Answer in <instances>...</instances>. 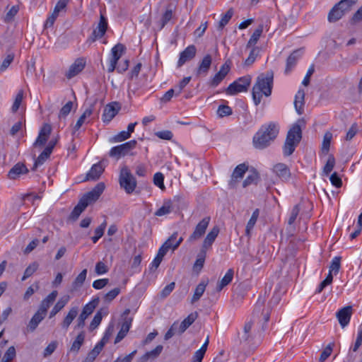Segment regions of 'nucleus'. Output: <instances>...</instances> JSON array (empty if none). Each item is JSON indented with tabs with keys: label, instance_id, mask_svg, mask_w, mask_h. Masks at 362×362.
Instances as JSON below:
<instances>
[{
	"label": "nucleus",
	"instance_id": "nucleus-1",
	"mask_svg": "<svg viewBox=\"0 0 362 362\" xmlns=\"http://www.w3.org/2000/svg\"><path fill=\"white\" fill-rule=\"evenodd\" d=\"M269 309L264 308V300L258 299L252 313V319L245 324L243 331L240 337V341L250 343L257 335L260 337V332L257 329V327H261V331H264V325L269 321Z\"/></svg>",
	"mask_w": 362,
	"mask_h": 362
},
{
	"label": "nucleus",
	"instance_id": "nucleus-2",
	"mask_svg": "<svg viewBox=\"0 0 362 362\" xmlns=\"http://www.w3.org/2000/svg\"><path fill=\"white\" fill-rule=\"evenodd\" d=\"M274 72L272 70L259 74L255 86L252 88V99L255 105H258L262 97V94L268 97L272 94L273 86Z\"/></svg>",
	"mask_w": 362,
	"mask_h": 362
},
{
	"label": "nucleus",
	"instance_id": "nucleus-3",
	"mask_svg": "<svg viewBox=\"0 0 362 362\" xmlns=\"http://www.w3.org/2000/svg\"><path fill=\"white\" fill-rule=\"evenodd\" d=\"M279 134L278 126L273 122L263 125L253 137V144L256 148L263 149L270 145Z\"/></svg>",
	"mask_w": 362,
	"mask_h": 362
},
{
	"label": "nucleus",
	"instance_id": "nucleus-4",
	"mask_svg": "<svg viewBox=\"0 0 362 362\" xmlns=\"http://www.w3.org/2000/svg\"><path fill=\"white\" fill-rule=\"evenodd\" d=\"M305 125V121L303 119H299L288 132L283 148L285 156H289L294 152L302 139V127Z\"/></svg>",
	"mask_w": 362,
	"mask_h": 362
},
{
	"label": "nucleus",
	"instance_id": "nucleus-5",
	"mask_svg": "<svg viewBox=\"0 0 362 362\" xmlns=\"http://www.w3.org/2000/svg\"><path fill=\"white\" fill-rule=\"evenodd\" d=\"M356 2L357 0H341L336 4L328 13L329 22L334 23L341 19Z\"/></svg>",
	"mask_w": 362,
	"mask_h": 362
},
{
	"label": "nucleus",
	"instance_id": "nucleus-6",
	"mask_svg": "<svg viewBox=\"0 0 362 362\" xmlns=\"http://www.w3.org/2000/svg\"><path fill=\"white\" fill-rule=\"evenodd\" d=\"M119 182L121 188L124 189L127 194H132L137 185L136 178L127 166H124L121 168Z\"/></svg>",
	"mask_w": 362,
	"mask_h": 362
},
{
	"label": "nucleus",
	"instance_id": "nucleus-7",
	"mask_svg": "<svg viewBox=\"0 0 362 362\" xmlns=\"http://www.w3.org/2000/svg\"><path fill=\"white\" fill-rule=\"evenodd\" d=\"M251 83L250 76L239 78L233 83H230L226 89V93L228 95H235L240 92L247 91Z\"/></svg>",
	"mask_w": 362,
	"mask_h": 362
},
{
	"label": "nucleus",
	"instance_id": "nucleus-8",
	"mask_svg": "<svg viewBox=\"0 0 362 362\" xmlns=\"http://www.w3.org/2000/svg\"><path fill=\"white\" fill-rule=\"evenodd\" d=\"M136 140H131L121 145L114 146L110 149L109 156L118 160L122 156L127 155L131 150L136 147Z\"/></svg>",
	"mask_w": 362,
	"mask_h": 362
},
{
	"label": "nucleus",
	"instance_id": "nucleus-9",
	"mask_svg": "<svg viewBox=\"0 0 362 362\" xmlns=\"http://www.w3.org/2000/svg\"><path fill=\"white\" fill-rule=\"evenodd\" d=\"M105 184L103 182L98 183L95 187L90 192L86 193L80 199L83 204L87 203V206L92 203L96 202L105 189Z\"/></svg>",
	"mask_w": 362,
	"mask_h": 362
},
{
	"label": "nucleus",
	"instance_id": "nucleus-10",
	"mask_svg": "<svg viewBox=\"0 0 362 362\" xmlns=\"http://www.w3.org/2000/svg\"><path fill=\"white\" fill-rule=\"evenodd\" d=\"M107 19L105 17L103 14L100 13V21L97 23L96 27L93 29L91 35L88 38V40L91 42H95V40L102 38L105 35L107 30Z\"/></svg>",
	"mask_w": 362,
	"mask_h": 362
},
{
	"label": "nucleus",
	"instance_id": "nucleus-11",
	"mask_svg": "<svg viewBox=\"0 0 362 362\" xmlns=\"http://www.w3.org/2000/svg\"><path fill=\"white\" fill-rule=\"evenodd\" d=\"M210 222V217H204L196 226L193 233L189 235L187 242L194 243L199 240L205 233Z\"/></svg>",
	"mask_w": 362,
	"mask_h": 362
},
{
	"label": "nucleus",
	"instance_id": "nucleus-12",
	"mask_svg": "<svg viewBox=\"0 0 362 362\" xmlns=\"http://www.w3.org/2000/svg\"><path fill=\"white\" fill-rule=\"evenodd\" d=\"M99 303V298H93L87 303L83 308V310L77 320V327L82 328L85 325V321L88 317L94 311Z\"/></svg>",
	"mask_w": 362,
	"mask_h": 362
},
{
	"label": "nucleus",
	"instance_id": "nucleus-13",
	"mask_svg": "<svg viewBox=\"0 0 362 362\" xmlns=\"http://www.w3.org/2000/svg\"><path fill=\"white\" fill-rule=\"evenodd\" d=\"M119 109V104L117 102L107 105L103 111V121L107 123L110 122L117 114Z\"/></svg>",
	"mask_w": 362,
	"mask_h": 362
},
{
	"label": "nucleus",
	"instance_id": "nucleus-14",
	"mask_svg": "<svg viewBox=\"0 0 362 362\" xmlns=\"http://www.w3.org/2000/svg\"><path fill=\"white\" fill-rule=\"evenodd\" d=\"M197 53V48L194 45H189L186 47L180 54V58L177 62V67H181L187 62L194 59Z\"/></svg>",
	"mask_w": 362,
	"mask_h": 362
},
{
	"label": "nucleus",
	"instance_id": "nucleus-15",
	"mask_svg": "<svg viewBox=\"0 0 362 362\" xmlns=\"http://www.w3.org/2000/svg\"><path fill=\"white\" fill-rule=\"evenodd\" d=\"M86 61L83 58L77 59L74 64H72L69 70L66 71L65 76L67 78L71 79L78 75L84 69Z\"/></svg>",
	"mask_w": 362,
	"mask_h": 362
},
{
	"label": "nucleus",
	"instance_id": "nucleus-16",
	"mask_svg": "<svg viewBox=\"0 0 362 362\" xmlns=\"http://www.w3.org/2000/svg\"><path fill=\"white\" fill-rule=\"evenodd\" d=\"M58 295L57 291H52L45 298H44L40 305V307L37 312H40V313L47 315V310L51 306V305L53 304L54 300H56V298Z\"/></svg>",
	"mask_w": 362,
	"mask_h": 362
},
{
	"label": "nucleus",
	"instance_id": "nucleus-17",
	"mask_svg": "<svg viewBox=\"0 0 362 362\" xmlns=\"http://www.w3.org/2000/svg\"><path fill=\"white\" fill-rule=\"evenodd\" d=\"M247 169L248 166L245 163H241L235 167L233 172L231 180L229 182V186L231 188L235 187L238 179H241L243 177Z\"/></svg>",
	"mask_w": 362,
	"mask_h": 362
},
{
	"label": "nucleus",
	"instance_id": "nucleus-18",
	"mask_svg": "<svg viewBox=\"0 0 362 362\" xmlns=\"http://www.w3.org/2000/svg\"><path fill=\"white\" fill-rule=\"evenodd\" d=\"M52 128L48 124H45L41 128L39 135L34 143V146H43L51 134Z\"/></svg>",
	"mask_w": 362,
	"mask_h": 362
},
{
	"label": "nucleus",
	"instance_id": "nucleus-19",
	"mask_svg": "<svg viewBox=\"0 0 362 362\" xmlns=\"http://www.w3.org/2000/svg\"><path fill=\"white\" fill-rule=\"evenodd\" d=\"M351 306H346L341 308L337 313V317L340 325L343 328L349 324L351 316Z\"/></svg>",
	"mask_w": 362,
	"mask_h": 362
},
{
	"label": "nucleus",
	"instance_id": "nucleus-20",
	"mask_svg": "<svg viewBox=\"0 0 362 362\" xmlns=\"http://www.w3.org/2000/svg\"><path fill=\"white\" fill-rule=\"evenodd\" d=\"M212 63V57L211 54H206L200 62L197 69V76H206Z\"/></svg>",
	"mask_w": 362,
	"mask_h": 362
},
{
	"label": "nucleus",
	"instance_id": "nucleus-21",
	"mask_svg": "<svg viewBox=\"0 0 362 362\" xmlns=\"http://www.w3.org/2000/svg\"><path fill=\"white\" fill-rule=\"evenodd\" d=\"M274 173L281 180H287L291 177V172L287 165L284 163H279L276 164L273 168Z\"/></svg>",
	"mask_w": 362,
	"mask_h": 362
},
{
	"label": "nucleus",
	"instance_id": "nucleus-22",
	"mask_svg": "<svg viewBox=\"0 0 362 362\" xmlns=\"http://www.w3.org/2000/svg\"><path fill=\"white\" fill-rule=\"evenodd\" d=\"M301 50L296 49L293 51L288 57L286 60V66L285 69V74H288L293 68L296 66L297 61L300 57Z\"/></svg>",
	"mask_w": 362,
	"mask_h": 362
},
{
	"label": "nucleus",
	"instance_id": "nucleus-23",
	"mask_svg": "<svg viewBox=\"0 0 362 362\" xmlns=\"http://www.w3.org/2000/svg\"><path fill=\"white\" fill-rule=\"evenodd\" d=\"M103 171L104 168L100 163L94 164L89 170V172L86 174L84 180H96L100 177Z\"/></svg>",
	"mask_w": 362,
	"mask_h": 362
},
{
	"label": "nucleus",
	"instance_id": "nucleus-24",
	"mask_svg": "<svg viewBox=\"0 0 362 362\" xmlns=\"http://www.w3.org/2000/svg\"><path fill=\"white\" fill-rule=\"evenodd\" d=\"M198 317L197 312L190 313L184 320L180 324L177 332L182 334L185 330L197 320Z\"/></svg>",
	"mask_w": 362,
	"mask_h": 362
},
{
	"label": "nucleus",
	"instance_id": "nucleus-25",
	"mask_svg": "<svg viewBox=\"0 0 362 362\" xmlns=\"http://www.w3.org/2000/svg\"><path fill=\"white\" fill-rule=\"evenodd\" d=\"M78 313V308L76 306L72 307L69 310V313H67L66 317L64 318V320L61 324V326L64 329H65V330L68 329L69 327L70 326V325L71 324L73 320L76 317Z\"/></svg>",
	"mask_w": 362,
	"mask_h": 362
},
{
	"label": "nucleus",
	"instance_id": "nucleus-26",
	"mask_svg": "<svg viewBox=\"0 0 362 362\" xmlns=\"http://www.w3.org/2000/svg\"><path fill=\"white\" fill-rule=\"evenodd\" d=\"M45 317V315L37 311L29 321L27 325V330L30 332H34Z\"/></svg>",
	"mask_w": 362,
	"mask_h": 362
},
{
	"label": "nucleus",
	"instance_id": "nucleus-27",
	"mask_svg": "<svg viewBox=\"0 0 362 362\" xmlns=\"http://www.w3.org/2000/svg\"><path fill=\"white\" fill-rule=\"evenodd\" d=\"M219 233V228L214 226L204 238L202 245L204 248H210Z\"/></svg>",
	"mask_w": 362,
	"mask_h": 362
},
{
	"label": "nucleus",
	"instance_id": "nucleus-28",
	"mask_svg": "<svg viewBox=\"0 0 362 362\" xmlns=\"http://www.w3.org/2000/svg\"><path fill=\"white\" fill-rule=\"evenodd\" d=\"M69 296H64L60 299H59V300L57 302V303L54 305V306L49 313V318H52L60 310H62L64 308V306L69 303Z\"/></svg>",
	"mask_w": 362,
	"mask_h": 362
},
{
	"label": "nucleus",
	"instance_id": "nucleus-29",
	"mask_svg": "<svg viewBox=\"0 0 362 362\" xmlns=\"http://www.w3.org/2000/svg\"><path fill=\"white\" fill-rule=\"evenodd\" d=\"M305 92L303 89H300L296 96L294 100V106L298 115H302L303 112Z\"/></svg>",
	"mask_w": 362,
	"mask_h": 362
},
{
	"label": "nucleus",
	"instance_id": "nucleus-30",
	"mask_svg": "<svg viewBox=\"0 0 362 362\" xmlns=\"http://www.w3.org/2000/svg\"><path fill=\"white\" fill-rule=\"evenodd\" d=\"M209 343V337L207 336L206 341L202 344L201 348L199 350H197V351H195V353L194 354L192 358V362H202V359H203V358L206 354V351L207 350Z\"/></svg>",
	"mask_w": 362,
	"mask_h": 362
},
{
	"label": "nucleus",
	"instance_id": "nucleus-31",
	"mask_svg": "<svg viewBox=\"0 0 362 362\" xmlns=\"http://www.w3.org/2000/svg\"><path fill=\"white\" fill-rule=\"evenodd\" d=\"M86 275L87 269H84L81 272V273L76 276V278L73 281L71 288V292L77 291L83 286L84 281H86Z\"/></svg>",
	"mask_w": 362,
	"mask_h": 362
},
{
	"label": "nucleus",
	"instance_id": "nucleus-32",
	"mask_svg": "<svg viewBox=\"0 0 362 362\" xmlns=\"http://www.w3.org/2000/svg\"><path fill=\"white\" fill-rule=\"evenodd\" d=\"M27 172L28 169L26 166L23 163H18L10 170L8 177L10 179H16L20 175L26 173Z\"/></svg>",
	"mask_w": 362,
	"mask_h": 362
},
{
	"label": "nucleus",
	"instance_id": "nucleus-33",
	"mask_svg": "<svg viewBox=\"0 0 362 362\" xmlns=\"http://www.w3.org/2000/svg\"><path fill=\"white\" fill-rule=\"evenodd\" d=\"M234 275L233 269H229L221 280L218 283L216 290L221 291L225 286L228 285L233 280Z\"/></svg>",
	"mask_w": 362,
	"mask_h": 362
},
{
	"label": "nucleus",
	"instance_id": "nucleus-34",
	"mask_svg": "<svg viewBox=\"0 0 362 362\" xmlns=\"http://www.w3.org/2000/svg\"><path fill=\"white\" fill-rule=\"evenodd\" d=\"M173 209V202L170 199L165 200L163 206L156 212L155 216H162L170 214Z\"/></svg>",
	"mask_w": 362,
	"mask_h": 362
},
{
	"label": "nucleus",
	"instance_id": "nucleus-35",
	"mask_svg": "<svg viewBox=\"0 0 362 362\" xmlns=\"http://www.w3.org/2000/svg\"><path fill=\"white\" fill-rule=\"evenodd\" d=\"M125 51V46L121 43L117 44L114 46L111 49V58L110 60L114 61V62H117L118 60L121 58L122 54Z\"/></svg>",
	"mask_w": 362,
	"mask_h": 362
},
{
	"label": "nucleus",
	"instance_id": "nucleus-36",
	"mask_svg": "<svg viewBox=\"0 0 362 362\" xmlns=\"http://www.w3.org/2000/svg\"><path fill=\"white\" fill-rule=\"evenodd\" d=\"M85 340V334L83 332L79 333L76 337L75 340L73 341L71 348L69 349L70 352L77 354L80 350L81 346L83 345Z\"/></svg>",
	"mask_w": 362,
	"mask_h": 362
},
{
	"label": "nucleus",
	"instance_id": "nucleus-37",
	"mask_svg": "<svg viewBox=\"0 0 362 362\" xmlns=\"http://www.w3.org/2000/svg\"><path fill=\"white\" fill-rule=\"evenodd\" d=\"M163 346L158 345L154 349L151 351L146 352L141 357V362H146L149 359H154L157 358L163 351Z\"/></svg>",
	"mask_w": 362,
	"mask_h": 362
},
{
	"label": "nucleus",
	"instance_id": "nucleus-38",
	"mask_svg": "<svg viewBox=\"0 0 362 362\" xmlns=\"http://www.w3.org/2000/svg\"><path fill=\"white\" fill-rule=\"evenodd\" d=\"M264 30V26L262 24L259 25L257 28L253 32L252 35H251L247 44V47H252L255 45L257 41L259 40L262 32Z\"/></svg>",
	"mask_w": 362,
	"mask_h": 362
},
{
	"label": "nucleus",
	"instance_id": "nucleus-39",
	"mask_svg": "<svg viewBox=\"0 0 362 362\" xmlns=\"http://www.w3.org/2000/svg\"><path fill=\"white\" fill-rule=\"evenodd\" d=\"M259 215V210L258 209H256L250 217V220L248 221L246 228H245V233L246 235L250 236V231L252 230L253 227L255 226L257 220Z\"/></svg>",
	"mask_w": 362,
	"mask_h": 362
},
{
	"label": "nucleus",
	"instance_id": "nucleus-40",
	"mask_svg": "<svg viewBox=\"0 0 362 362\" xmlns=\"http://www.w3.org/2000/svg\"><path fill=\"white\" fill-rule=\"evenodd\" d=\"M107 312L105 310L100 309L95 315L93 319L90 324V329L93 330L100 324L103 316L107 315Z\"/></svg>",
	"mask_w": 362,
	"mask_h": 362
},
{
	"label": "nucleus",
	"instance_id": "nucleus-41",
	"mask_svg": "<svg viewBox=\"0 0 362 362\" xmlns=\"http://www.w3.org/2000/svg\"><path fill=\"white\" fill-rule=\"evenodd\" d=\"M206 284H205L204 282H200L196 287L195 290H194V295L192 298V300H191V303H194L195 302L198 301L200 298L202 297V296L203 295V293H204L205 291V289H206Z\"/></svg>",
	"mask_w": 362,
	"mask_h": 362
},
{
	"label": "nucleus",
	"instance_id": "nucleus-42",
	"mask_svg": "<svg viewBox=\"0 0 362 362\" xmlns=\"http://www.w3.org/2000/svg\"><path fill=\"white\" fill-rule=\"evenodd\" d=\"M87 207V203L83 204L80 200L78 203V204L74 207V210L71 213L70 218L75 221L76 220L81 214L86 209Z\"/></svg>",
	"mask_w": 362,
	"mask_h": 362
},
{
	"label": "nucleus",
	"instance_id": "nucleus-43",
	"mask_svg": "<svg viewBox=\"0 0 362 362\" xmlns=\"http://www.w3.org/2000/svg\"><path fill=\"white\" fill-rule=\"evenodd\" d=\"M173 16V9L169 6L167 8L160 19V29H163L164 28V26L172 19Z\"/></svg>",
	"mask_w": 362,
	"mask_h": 362
},
{
	"label": "nucleus",
	"instance_id": "nucleus-44",
	"mask_svg": "<svg viewBox=\"0 0 362 362\" xmlns=\"http://www.w3.org/2000/svg\"><path fill=\"white\" fill-rule=\"evenodd\" d=\"M38 267H39V264L36 262H34L32 264H30L25 269V270L24 272V274L22 277L21 280L23 281L25 279H27L28 277L31 276L34 274V272L37 271V269H38Z\"/></svg>",
	"mask_w": 362,
	"mask_h": 362
},
{
	"label": "nucleus",
	"instance_id": "nucleus-45",
	"mask_svg": "<svg viewBox=\"0 0 362 362\" xmlns=\"http://www.w3.org/2000/svg\"><path fill=\"white\" fill-rule=\"evenodd\" d=\"M233 15V8H230L227 11V12L222 16L221 19L219 21L218 29L222 30L224 26L229 22L230 18Z\"/></svg>",
	"mask_w": 362,
	"mask_h": 362
},
{
	"label": "nucleus",
	"instance_id": "nucleus-46",
	"mask_svg": "<svg viewBox=\"0 0 362 362\" xmlns=\"http://www.w3.org/2000/svg\"><path fill=\"white\" fill-rule=\"evenodd\" d=\"M107 226V222L105 221L95 230V235L92 237V240L96 243L98 240L103 235L104 231Z\"/></svg>",
	"mask_w": 362,
	"mask_h": 362
},
{
	"label": "nucleus",
	"instance_id": "nucleus-47",
	"mask_svg": "<svg viewBox=\"0 0 362 362\" xmlns=\"http://www.w3.org/2000/svg\"><path fill=\"white\" fill-rule=\"evenodd\" d=\"M259 50L257 47H252V49L250 50L248 57L245 61V65L247 66L252 65L255 62L257 55L259 54Z\"/></svg>",
	"mask_w": 362,
	"mask_h": 362
},
{
	"label": "nucleus",
	"instance_id": "nucleus-48",
	"mask_svg": "<svg viewBox=\"0 0 362 362\" xmlns=\"http://www.w3.org/2000/svg\"><path fill=\"white\" fill-rule=\"evenodd\" d=\"M340 267L341 257H334L331 262L329 274H332V272H334V274H337L339 272Z\"/></svg>",
	"mask_w": 362,
	"mask_h": 362
},
{
	"label": "nucleus",
	"instance_id": "nucleus-49",
	"mask_svg": "<svg viewBox=\"0 0 362 362\" xmlns=\"http://www.w3.org/2000/svg\"><path fill=\"white\" fill-rule=\"evenodd\" d=\"M259 178V174L256 170H253L251 172L250 175H247L246 179L243 182V187H246L248 185L256 182V181Z\"/></svg>",
	"mask_w": 362,
	"mask_h": 362
},
{
	"label": "nucleus",
	"instance_id": "nucleus-50",
	"mask_svg": "<svg viewBox=\"0 0 362 362\" xmlns=\"http://www.w3.org/2000/svg\"><path fill=\"white\" fill-rule=\"evenodd\" d=\"M23 90H20L18 93H17L14 103L12 105L11 110L13 112H16L18 108L20 107V105L22 103V100L23 99Z\"/></svg>",
	"mask_w": 362,
	"mask_h": 362
},
{
	"label": "nucleus",
	"instance_id": "nucleus-51",
	"mask_svg": "<svg viewBox=\"0 0 362 362\" xmlns=\"http://www.w3.org/2000/svg\"><path fill=\"white\" fill-rule=\"evenodd\" d=\"M131 136L127 131H122L110 139L111 142L119 143L130 138Z\"/></svg>",
	"mask_w": 362,
	"mask_h": 362
},
{
	"label": "nucleus",
	"instance_id": "nucleus-52",
	"mask_svg": "<svg viewBox=\"0 0 362 362\" xmlns=\"http://www.w3.org/2000/svg\"><path fill=\"white\" fill-rule=\"evenodd\" d=\"M335 165V159L333 156H329L328 160L324 166L323 173L325 175H329L333 170Z\"/></svg>",
	"mask_w": 362,
	"mask_h": 362
},
{
	"label": "nucleus",
	"instance_id": "nucleus-53",
	"mask_svg": "<svg viewBox=\"0 0 362 362\" xmlns=\"http://www.w3.org/2000/svg\"><path fill=\"white\" fill-rule=\"evenodd\" d=\"M120 293V288H115L112 290L107 292L104 296V300L105 302L110 303L112 300H114Z\"/></svg>",
	"mask_w": 362,
	"mask_h": 362
},
{
	"label": "nucleus",
	"instance_id": "nucleus-54",
	"mask_svg": "<svg viewBox=\"0 0 362 362\" xmlns=\"http://www.w3.org/2000/svg\"><path fill=\"white\" fill-rule=\"evenodd\" d=\"M334 343L329 344L320 354V361L324 362L332 354Z\"/></svg>",
	"mask_w": 362,
	"mask_h": 362
},
{
	"label": "nucleus",
	"instance_id": "nucleus-55",
	"mask_svg": "<svg viewBox=\"0 0 362 362\" xmlns=\"http://www.w3.org/2000/svg\"><path fill=\"white\" fill-rule=\"evenodd\" d=\"M332 139V134L330 133H326L323 138L322 151V152L327 153L329 150L330 143Z\"/></svg>",
	"mask_w": 362,
	"mask_h": 362
},
{
	"label": "nucleus",
	"instance_id": "nucleus-56",
	"mask_svg": "<svg viewBox=\"0 0 362 362\" xmlns=\"http://www.w3.org/2000/svg\"><path fill=\"white\" fill-rule=\"evenodd\" d=\"M49 156V154L43 151L35 160L33 170H35L38 165H42Z\"/></svg>",
	"mask_w": 362,
	"mask_h": 362
},
{
	"label": "nucleus",
	"instance_id": "nucleus-57",
	"mask_svg": "<svg viewBox=\"0 0 362 362\" xmlns=\"http://www.w3.org/2000/svg\"><path fill=\"white\" fill-rule=\"evenodd\" d=\"M16 349L14 346H10L2 358L3 361L6 362H11L16 356Z\"/></svg>",
	"mask_w": 362,
	"mask_h": 362
},
{
	"label": "nucleus",
	"instance_id": "nucleus-58",
	"mask_svg": "<svg viewBox=\"0 0 362 362\" xmlns=\"http://www.w3.org/2000/svg\"><path fill=\"white\" fill-rule=\"evenodd\" d=\"M332 280H333V276H332V274H328L327 276L326 277V279L322 281L317 289L316 290V293H320L322 291V290L328 285H329L332 282Z\"/></svg>",
	"mask_w": 362,
	"mask_h": 362
},
{
	"label": "nucleus",
	"instance_id": "nucleus-59",
	"mask_svg": "<svg viewBox=\"0 0 362 362\" xmlns=\"http://www.w3.org/2000/svg\"><path fill=\"white\" fill-rule=\"evenodd\" d=\"M164 176L161 173H156L153 176V182L154 184L160 187V189H164Z\"/></svg>",
	"mask_w": 362,
	"mask_h": 362
},
{
	"label": "nucleus",
	"instance_id": "nucleus-60",
	"mask_svg": "<svg viewBox=\"0 0 362 362\" xmlns=\"http://www.w3.org/2000/svg\"><path fill=\"white\" fill-rule=\"evenodd\" d=\"M73 103L72 102L69 101L66 103L61 109L59 112V117H66L67 116L69 112H71L72 109Z\"/></svg>",
	"mask_w": 362,
	"mask_h": 362
},
{
	"label": "nucleus",
	"instance_id": "nucleus-61",
	"mask_svg": "<svg viewBox=\"0 0 362 362\" xmlns=\"http://www.w3.org/2000/svg\"><path fill=\"white\" fill-rule=\"evenodd\" d=\"M218 114L220 117L230 115L232 114V109L228 105H220L218 109Z\"/></svg>",
	"mask_w": 362,
	"mask_h": 362
},
{
	"label": "nucleus",
	"instance_id": "nucleus-62",
	"mask_svg": "<svg viewBox=\"0 0 362 362\" xmlns=\"http://www.w3.org/2000/svg\"><path fill=\"white\" fill-rule=\"evenodd\" d=\"M14 58V55L13 54H9L6 56V57L3 61L1 66H0V71H5L8 66L11 64Z\"/></svg>",
	"mask_w": 362,
	"mask_h": 362
},
{
	"label": "nucleus",
	"instance_id": "nucleus-63",
	"mask_svg": "<svg viewBox=\"0 0 362 362\" xmlns=\"http://www.w3.org/2000/svg\"><path fill=\"white\" fill-rule=\"evenodd\" d=\"M299 211H300V209H299L298 205H296L293 207L291 212L290 217L288 221V223L289 225H292L295 222V221L299 214Z\"/></svg>",
	"mask_w": 362,
	"mask_h": 362
},
{
	"label": "nucleus",
	"instance_id": "nucleus-64",
	"mask_svg": "<svg viewBox=\"0 0 362 362\" xmlns=\"http://www.w3.org/2000/svg\"><path fill=\"white\" fill-rule=\"evenodd\" d=\"M330 182L332 184V185L335 186L336 187H340L342 185V181L340 177L338 175L337 173H334L330 176Z\"/></svg>",
	"mask_w": 362,
	"mask_h": 362
}]
</instances>
